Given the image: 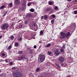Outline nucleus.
I'll return each instance as SVG.
<instances>
[{
  "mask_svg": "<svg viewBox=\"0 0 77 77\" xmlns=\"http://www.w3.org/2000/svg\"><path fill=\"white\" fill-rule=\"evenodd\" d=\"M16 68L15 67H13L11 69H15Z\"/></svg>",
  "mask_w": 77,
  "mask_h": 77,
  "instance_id": "ea45409f",
  "label": "nucleus"
},
{
  "mask_svg": "<svg viewBox=\"0 0 77 77\" xmlns=\"http://www.w3.org/2000/svg\"><path fill=\"white\" fill-rule=\"evenodd\" d=\"M32 2H29L28 3V6H30V5H32Z\"/></svg>",
  "mask_w": 77,
  "mask_h": 77,
  "instance_id": "b1692460",
  "label": "nucleus"
},
{
  "mask_svg": "<svg viewBox=\"0 0 77 77\" xmlns=\"http://www.w3.org/2000/svg\"><path fill=\"white\" fill-rule=\"evenodd\" d=\"M59 53H60V52H58V51H56L54 52V54L56 56H58V55H59Z\"/></svg>",
  "mask_w": 77,
  "mask_h": 77,
  "instance_id": "9d476101",
  "label": "nucleus"
},
{
  "mask_svg": "<svg viewBox=\"0 0 77 77\" xmlns=\"http://www.w3.org/2000/svg\"><path fill=\"white\" fill-rule=\"evenodd\" d=\"M40 70V69H39V68H37L36 71L37 72H38Z\"/></svg>",
  "mask_w": 77,
  "mask_h": 77,
  "instance_id": "c756f323",
  "label": "nucleus"
},
{
  "mask_svg": "<svg viewBox=\"0 0 77 77\" xmlns=\"http://www.w3.org/2000/svg\"><path fill=\"white\" fill-rule=\"evenodd\" d=\"M27 17H31L32 16V14H28L27 15Z\"/></svg>",
  "mask_w": 77,
  "mask_h": 77,
  "instance_id": "7c9ffc66",
  "label": "nucleus"
},
{
  "mask_svg": "<svg viewBox=\"0 0 77 77\" xmlns=\"http://www.w3.org/2000/svg\"><path fill=\"white\" fill-rule=\"evenodd\" d=\"M70 32H68L66 34H65V37L68 38V36H70Z\"/></svg>",
  "mask_w": 77,
  "mask_h": 77,
  "instance_id": "0eeeda50",
  "label": "nucleus"
},
{
  "mask_svg": "<svg viewBox=\"0 0 77 77\" xmlns=\"http://www.w3.org/2000/svg\"><path fill=\"white\" fill-rule=\"evenodd\" d=\"M18 59H19V60H21L24 59V57H19Z\"/></svg>",
  "mask_w": 77,
  "mask_h": 77,
  "instance_id": "4468645a",
  "label": "nucleus"
},
{
  "mask_svg": "<svg viewBox=\"0 0 77 77\" xmlns=\"http://www.w3.org/2000/svg\"><path fill=\"white\" fill-rule=\"evenodd\" d=\"M48 55H49V56H52V53L51 52L48 51Z\"/></svg>",
  "mask_w": 77,
  "mask_h": 77,
  "instance_id": "ddd939ff",
  "label": "nucleus"
},
{
  "mask_svg": "<svg viewBox=\"0 0 77 77\" xmlns=\"http://www.w3.org/2000/svg\"><path fill=\"white\" fill-rule=\"evenodd\" d=\"M18 53L20 54H23V51H19L18 52Z\"/></svg>",
  "mask_w": 77,
  "mask_h": 77,
  "instance_id": "4be33fe9",
  "label": "nucleus"
},
{
  "mask_svg": "<svg viewBox=\"0 0 77 77\" xmlns=\"http://www.w3.org/2000/svg\"><path fill=\"white\" fill-rule=\"evenodd\" d=\"M74 12L75 13V14H77V11H74Z\"/></svg>",
  "mask_w": 77,
  "mask_h": 77,
  "instance_id": "c9c22d12",
  "label": "nucleus"
},
{
  "mask_svg": "<svg viewBox=\"0 0 77 77\" xmlns=\"http://www.w3.org/2000/svg\"><path fill=\"white\" fill-rule=\"evenodd\" d=\"M51 45V44H50V43L48 44V45H46L47 47H50V46Z\"/></svg>",
  "mask_w": 77,
  "mask_h": 77,
  "instance_id": "a878e982",
  "label": "nucleus"
},
{
  "mask_svg": "<svg viewBox=\"0 0 77 77\" xmlns=\"http://www.w3.org/2000/svg\"><path fill=\"white\" fill-rule=\"evenodd\" d=\"M6 15V13H5L4 15H3V16H5V15Z\"/></svg>",
  "mask_w": 77,
  "mask_h": 77,
  "instance_id": "c03bdc74",
  "label": "nucleus"
},
{
  "mask_svg": "<svg viewBox=\"0 0 77 77\" xmlns=\"http://www.w3.org/2000/svg\"><path fill=\"white\" fill-rule=\"evenodd\" d=\"M0 76H1V77H6L5 74L3 73L0 75Z\"/></svg>",
  "mask_w": 77,
  "mask_h": 77,
  "instance_id": "f8f14e48",
  "label": "nucleus"
},
{
  "mask_svg": "<svg viewBox=\"0 0 77 77\" xmlns=\"http://www.w3.org/2000/svg\"><path fill=\"white\" fill-rule=\"evenodd\" d=\"M46 11L47 12H48L49 11H51V8L50 7L47 8L46 9Z\"/></svg>",
  "mask_w": 77,
  "mask_h": 77,
  "instance_id": "1a4fd4ad",
  "label": "nucleus"
},
{
  "mask_svg": "<svg viewBox=\"0 0 77 77\" xmlns=\"http://www.w3.org/2000/svg\"><path fill=\"white\" fill-rule=\"evenodd\" d=\"M25 24H27L28 23V22L27 20H26L24 22Z\"/></svg>",
  "mask_w": 77,
  "mask_h": 77,
  "instance_id": "2f4dec72",
  "label": "nucleus"
},
{
  "mask_svg": "<svg viewBox=\"0 0 77 77\" xmlns=\"http://www.w3.org/2000/svg\"><path fill=\"white\" fill-rule=\"evenodd\" d=\"M68 2H71L72 0H67Z\"/></svg>",
  "mask_w": 77,
  "mask_h": 77,
  "instance_id": "a18cd8bd",
  "label": "nucleus"
},
{
  "mask_svg": "<svg viewBox=\"0 0 77 77\" xmlns=\"http://www.w3.org/2000/svg\"><path fill=\"white\" fill-rule=\"evenodd\" d=\"M33 51H34L33 50H30L29 51V53L33 54Z\"/></svg>",
  "mask_w": 77,
  "mask_h": 77,
  "instance_id": "a211bd4d",
  "label": "nucleus"
},
{
  "mask_svg": "<svg viewBox=\"0 0 77 77\" xmlns=\"http://www.w3.org/2000/svg\"><path fill=\"white\" fill-rule=\"evenodd\" d=\"M9 28V25L7 23H4V24L1 26V29L3 30H5L8 28Z\"/></svg>",
  "mask_w": 77,
  "mask_h": 77,
  "instance_id": "20e7f679",
  "label": "nucleus"
},
{
  "mask_svg": "<svg viewBox=\"0 0 77 77\" xmlns=\"http://www.w3.org/2000/svg\"><path fill=\"white\" fill-rule=\"evenodd\" d=\"M60 51L61 53H62L63 52V49L62 48H61L60 49Z\"/></svg>",
  "mask_w": 77,
  "mask_h": 77,
  "instance_id": "393cba45",
  "label": "nucleus"
},
{
  "mask_svg": "<svg viewBox=\"0 0 77 77\" xmlns=\"http://www.w3.org/2000/svg\"><path fill=\"white\" fill-rule=\"evenodd\" d=\"M2 55L3 56H5V55H6V54H5V53H2Z\"/></svg>",
  "mask_w": 77,
  "mask_h": 77,
  "instance_id": "58836bf2",
  "label": "nucleus"
},
{
  "mask_svg": "<svg viewBox=\"0 0 77 77\" xmlns=\"http://www.w3.org/2000/svg\"><path fill=\"white\" fill-rule=\"evenodd\" d=\"M63 48H64L65 47V45H63Z\"/></svg>",
  "mask_w": 77,
  "mask_h": 77,
  "instance_id": "3c124183",
  "label": "nucleus"
},
{
  "mask_svg": "<svg viewBox=\"0 0 77 77\" xmlns=\"http://www.w3.org/2000/svg\"><path fill=\"white\" fill-rule=\"evenodd\" d=\"M9 65H13V63L12 62H11L10 63Z\"/></svg>",
  "mask_w": 77,
  "mask_h": 77,
  "instance_id": "473e14b6",
  "label": "nucleus"
},
{
  "mask_svg": "<svg viewBox=\"0 0 77 77\" xmlns=\"http://www.w3.org/2000/svg\"><path fill=\"white\" fill-rule=\"evenodd\" d=\"M2 38V36H0V39H1V38Z\"/></svg>",
  "mask_w": 77,
  "mask_h": 77,
  "instance_id": "603ef678",
  "label": "nucleus"
},
{
  "mask_svg": "<svg viewBox=\"0 0 77 77\" xmlns=\"http://www.w3.org/2000/svg\"><path fill=\"white\" fill-rule=\"evenodd\" d=\"M43 19H44V16H42L41 17V20H43Z\"/></svg>",
  "mask_w": 77,
  "mask_h": 77,
  "instance_id": "a19ab883",
  "label": "nucleus"
},
{
  "mask_svg": "<svg viewBox=\"0 0 77 77\" xmlns=\"http://www.w3.org/2000/svg\"><path fill=\"white\" fill-rule=\"evenodd\" d=\"M58 60L60 62V64L61 66H66V64L64 62L65 60L64 59V58L63 57H60L58 58Z\"/></svg>",
  "mask_w": 77,
  "mask_h": 77,
  "instance_id": "f257e3e1",
  "label": "nucleus"
},
{
  "mask_svg": "<svg viewBox=\"0 0 77 77\" xmlns=\"http://www.w3.org/2000/svg\"><path fill=\"white\" fill-rule=\"evenodd\" d=\"M14 3L16 4H17V5H18V4L20 3V0H15Z\"/></svg>",
  "mask_w": 77,
  "mask_h": 77,
  "instance_id": "423d86ee",
  "label": "nucleus"
},
{
  "mask_svg": "<svg viewBox=\"0 0 77 77\" xmlns=\"http://www.w3.org/2000/svg\"><path fill=\"white\" fill-rule=\"evenodd\" d=\"M43 33H44V32L42 31H41L40 32V35H42Z\"/></svg>",
  "mask_w": 77,
  "mask_h": 77,
  "instance_id": "c85d7f7f",
  "label": "nucleus"
},
{
  "mask_svg": "<svg viewBox=\"0 0 77 77\" xmlns=\"http://www.w3.org/2000/svg\"><path fill=\"white\" fill-rule=\"evenodd\" d=\"M22 39H23L22 38L20 37L18 38L17 41H22Z\"/></svg>",
  "mask_w": 77,
  "mask_h": 77,
  "instance_id": "f3484780",
  "label": "nucleus"
},
{
  "mask_svg": "<svg viewBox=\"0 0 77 77\" xmlns=\"http://www.w3.org/2000/svg\"><path fill=\"white\" fill-rule=\"evenodd\" d=\"M0 60L1 61V62H3V61H4V60Z\"/></svg>",
  "mask_w": 77,
  "mask_h": 77,
  "instance_id": "09e8293b",
  "label": "nucleus"
},
{
  "mask_svg": "<svg viewBox=\"0 0 77 77\" xmlns=\"http://www.w3.org/2000/svg\"><path fill=\"white\" fill-rule=\"evenodd\" d=\"M34 48H36V45H34Z\"/></svg>",
  "mask_w": 77,
  "mask_h": 77,
  "instance_id": "79ce46f5",
  "label": "nucleus"
},
{
  "mask_svg": "<svg viewBox=\"0 0 77 77\" xmlns=\"http://www.w3.org/2000/svg\"><path fill=\"white\" fill-rule=\"evenodd\" d=\"M22 5L23 7V9H24L26 8V1L25 0L23 1V3L22 4Z\"/></svg>",
  "mask_w": 77,
  "mask_h": 77,
  "instance_id": "39448f33",
  "label": "nucleus"
},
{
  "mask_svg": "<svg viewBox=\"0 0 77 77\" xmlns=\"http://www.w3.org/2000/svg\"><path fill=\"white\" fill-rule=\"evenodd\" d=\"M52 12H53V11L52 10V9H51V12H50V13H52Z\"/></svg>",
  "mask_w": 77,
  "mask_h": 77,
  "instance_id": "37998d69",
  "label": "nucleus"
},
{
  "mask_svg": "<svg viewBox=\"0 0 77 77\" xmlns=\"http://www.w3.org/2000/svg\"><path fill=\"white\" fill-rule=\"evenodd\" d=\"M58 8V7L57 6H56L54 7V9H57Z\"/></svg>",
  "mask_w": 77,
  "mask_h": 77,
  "instance_id": "4c0bfd02",
  "label": "nucleus"
},
{
  "mask_svg": "<svg viewBox=\"0 0 77 77\" xmlns=\"http://www.w3.org/2000/svg\"><path fill=\"white\" fill-rule=\"evenodd\" d=\"M67 77H71V75H68L67 76Z\"/></svg>",
  "mask_w": 77,
  "mask_h": 77,
  "instance_id": "49530a36",
  "label": "nucleus"
},
{
  "mask_svg": "<svg viewBox=\"0 0 77 77\" xmlns=\"http://www.w3.org/2000/svg\"><path fill=\"white\" fill-rule=\"evenodd\" d=\"M60 36H63V38H64L65 37V34L63 32H61L60 33Z\"/></svg>",
  "mask_w": 77,
  "mask_h": 77,
  "instance_id": "6e6552de",
  "label": "nucleus"
},
{
  "mask_svg": "<svg viewBox=\"0 0 77 77\" xmlns=\"http://www.w3.org/2000/svg\"><path fill=\"white\" fill-rule=\"evenodd\" d=\"M51 16L52 17H53V18H54L55 17V15H54V14L52 15Z\"/></svg>",
  "mask_w": 77,
  "mask_h": 77,
  "instance_id": "f704fd0d",
  "label": "nucleus"
},
{
  "mask_svg": "<svg viewBox=\"0 0 77 77\" xmlns=\"http://www.w3.org/2000/svg\"><path fill=\"white\" fill-rule=\"evenodd\" d=\"M5 6L2 5L1 6L0 8V10L1 9H5Z\"/></svg>",
  "mask_w": 77,
  "mask_h": 77,
  "instance_id": "2eb2a0df",
  "label": "nucleus"
},
{
  "mask_svg": "<svg viewBox=\"0 0 77 77\" xmlns=\"http://www.w3.org/2000/svg\"><path fill=\"white\" fill-rule=\"evenodd\" d=\"M19 45V43L17 42H16L14 43V46L15 47H18Z\"/></svg>",
  "mask_w": 77,
  "mask_h": 77,
  "instance_id": "9b49d317",
  "label": "nucleus"
},
{
  "mask_svg": "<svg viewBox=\"0 0 77 77\" xmlns=\"http://www.w3.org/2000/svg\"><path fill=\"white\" fill-rule=\"evenodd\" d=\"M13 76L14 77H22L23 75L20 72L17 71L15 73L13 72Z\"/></svg>",
  "mask_w": 77,
  "mask_h": 77,
  "instance_id": "f03ea898",
  "label": "nucleus"
},
{
  "mask_svg": "<svg viewBox=\"0 0 77 77\" xmlns=\"http://www.w3.org/2000/svg\"><path fill=\"white\" fill-rule=\"evenodd\" d=\"M14 39V36H12L11 37V40H13Z\"/></svg>",
  "mask_w": 77,
  "mask_h": 77,
  "instance_id": "5701e85b",
  "label": "nucleus"
},
{
  "mask_svg": "<svg viewBox=\"0 0 77 77\" xmlns=\"http://www.w3.org/2000/svg\"><path fill=\"white\" fill-rule=\"evenodd\" d=\"M31 35L32 37H33L34 36V35L33 34V33H31Z\"/></svg>",
  "mask_w": 77,
  "mask_h": 77,
  "instance_id": "72a5a7b5",
  "label": "nucleus"
},
{
  "mask_svg": "<svg viewBox=\"0 0 77 77\" xmlns=\"http://www.w3.org/2000/svg\"><path fill=\"white\" fill-rule=\"evenodd\" d=\"M5 62H7V63L8 62V60H5Z\"/></svg>",
  "mask_w": 77,
  "mask_h": 77,
  "instance_id": "de8ad7c7",
  "label": "nucleus"
},
{
  "mask_svg": "<svg viewBox=\"0 0 77 77\" xmlns=\"http://www.w3.org/2000/svg\"><path fill=\"white\" fill-rule=\"evenodd\" d=\"M12 48V45H10L8 47V48H7L8 50H11Z\"/></svg>",
  "mask_w": 77,
  "mask_h": 77,
  "instance_id": "6ab92c4d",
  "label": "nucleus"
},
{
  "mask_svg": "<svg viewBox=\"0 0 77 77\" xmlns=\"http://www.w3.org/2000/svg\"><path fill=\"white\" fill-rule=\"evenodd\" d=\"M45 55L41 54L39 56L38 62L39 63H42L45 60Z\"/></svg>",
  "mask_w": 77,
  "mask_h": 77,
  "instance_id": "7ed1b4c3",
  "label": "nucleus"
},
{
  "mask_svg": "<svg viewBox=\"0 0 77 77\" xmlns=\"http://www.w3.org/2000/svg\"><path fill=\"white\" fill-rule=\"evenodd\" d=\"M22 25H19V28H21L22 27Z\"/></svg>",
  "mask_w": 77,
  "mask_h": 77,
  "instance_id": "e433bc0d",
  "label": "nucleus"
},
{
  "mask_svg": "<svg viewBox=\"0 0 77 77\" xmlns=\"http://www.w3.org/2000/svg\"><path fill=\"white\" fill-rule=\"evenodd\" d=\"M30 11V12H33L35 11V10L33 8H31Z\"/></svg>",
  "mask_w": 77,
  "mask_h": 77,
  "instance_id": "412c9836",
  "label": "nucleus"
},
{
  "mask_svg": "<svg viewBox=\"0 0 77 77\" xmlns=\"http://www.w3.org/2000/svg\"><path fill=\"white\" fill-rule=\"evenodd\" d=\"M51 21V24H53V23H54V20H52Z\"/></svg>",
  "mask_w": 77,
  "mask_h": 77,
  "instance_id": "cd10ccee",
  "label": "nucleus"
},
{
  "mask_svg": "<svg viewBox=\"0 0 77 77\" xmlns=\"http://www.w3.org/2000/svg\"><path fill=\"white\" fill-rule=\"evenodd\" d=\"M34 26L35 27V24H34Z\"/></svg>",
  "mask_w": 77,
  "mask_h": 77,
  "instance_id": "864d4df0",
  "label": "nucleus"
},
{
  "mask_svg": "<svg viewBox=\"0 0 77 77\" xmlns=\"http://www.w3.org/2000/svg\"><path fill=\"white\" fill-rule=\"evenodd\" d=\"M44 18L45 19H47V18H48V17H47L46 15H45L44 16Z\"/></svg>",
  "mask_w": 77,
  "mask_h": 77,
  "instance_id": "bb28decb",
  "label": "nucleus"
},
{
  "mask_svg": "<svg viewBox=\"0 0 77 77\" xmlns=\"http://www.w3.org/2000/svg\"><path fill=\"white\" fill-rule=\"evenodd\" d=\"M8 6L9 7H12V3H10L9 4Z\"/></svg>",
  "mask_w": 77,
  "mask_h": 77,
  "instance_id": "aec40b11",
  "label": "nucleus"
},
{
  "mask_svg": "<svg viewBox=\"0 0 77 77\" xmlns=\"http://www.w3.org/2000/svg\"><path fill=\"white\" fill-rule=\"evenodd\" d=\"M48 3L49 5H51L53 4V2H51V1H49L48 2Z\"/></svg>",
  "mask_w": 77,
  "mask_h": 77,
  "instance_id": "dca6fc26",
  "label": "nucleus"
},
{
  "mask_svg": "<svg viewBox=\"0 0 77 77\" xmlns=\"http://www.w3.org/2000/svg\"><path fill=\"white\" fill-rule=\"evenodd\" d=\"M73 26L74 27H75V24H73Z\"/></svg>",
  "mask_w": 77,
  "mask_h": 77,
  "instance_id": "8fccbe9b",
  "label": "nucleus"
}]
</instances>
